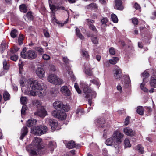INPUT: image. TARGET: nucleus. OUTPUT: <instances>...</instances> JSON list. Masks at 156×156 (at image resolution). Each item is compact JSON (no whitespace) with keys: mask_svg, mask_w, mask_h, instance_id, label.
<instances>
[{"mask_svg":"<svg viewBox=\"0 0 156 156\" xmlns=\"http://www.w3.org/2000/svg\"><path fill=\"white\" fill-rule=\"evenodd\" d=\"M56 147V143L54 141H50L48 144V147L52 151Z\"/></svg>","mask_w":156,"mask_h":156,"instance_id":"nucleus-23","label":"nucleus"},{"mask_svg":"<svg viewBox=\"0 0 156 156\" xmlns=\"http://www.w3.org/2000/svg\"><path fill=\"white\" fill-rule=\"evenodd\" d=\"M85 74L89 76H92L93 74L91 70L89 68L87 69L85 71Z\"/></svg>","mask_w":156,"mask_h":156,"instance_id":"nucleus-42","label":"nucleus"},{"mask_svg":"<svg viewBox=\"0 0 156 156\" xmlns=\"http://www.w3.org/2000/svg\"><path fill=\"white\" fill-rule=\"evenodd\" d=\"M30 86L32 90H39L41 89L42 86L41 84L38 83V81L34 80L30 83Z\"/></svg>","mask_w":156,"mask_h":156,"instance_id":"nucleus-9","label":"nucleus"},{"mask_svg":"<svg viewBox=\"0 0 156 156\" xmlns=\"http://www.w3.org/2000/svg\"><path fill=\"white\" fill-rule=\"evenodd\" d=\"M8 47V46L7 45L5 41H3L1 44V46L0 47V52L2 53L5 49Z\"/></svg>","mask_w":156,"mask_h":156,"instance_id":"nucleus-24","label":"nucleus"},{"mask_svg":"<svg viewBox=\"0 0 156 156\" xmlns=\"http://www.w3.org/2000/svg\"><path fill=\"white\" fill-rule=\"evenodd\" d=\"M114 76L115 79L119 80L122 76V70L118 67H117L114 70Z\"/></svg>","mask_w":156,"mask_h":156,"instance_id":"nucleus-12","label":"nucleus"},{"mask_svg":"<svg viewBox=\"0 0 156 156\" xmlns=\"http://www.w3.org/2000/svg\"><path fill=\"white\" fill-rule=\"evenodd\" d=\"M98 6L97 5L96 3H92L88 5L87 6V9H89L90 8H91L93 9H96L98 8Z\"/></svg>","mask_w":156,"mask_h":156,"instance_id":"nucleus-34","label":"nucleus"},{"mask_svg":"<svg viewBox=\"0 0 156 156\" xmlns=\"http://www.w3.org/2000/svg\"><path fill=\"white\" fill-rule=\"evenodd\" d=\"M42 84L43 86L41 87V89L37 90L38 91H37V94L40 97H44L46 94V87L43 84Z\"/></svg>","mask_w":156,"mask_h":156,"instance_id":"nucleus-17","label":"nucleus"},{"mask_svg":"<svg viewBox=\"0 0 156 156\" xmlns=\"http://www.w3.org/2000/svg\"><path fill=\"white\" fill-rule=\"evenodd\" d=\"M62 61L66 64L67 65L69 64V60L68 59L67 57H63Z\"/></svg>","mask_w":156,"mask_h":156,"instance_id":"nucleus-58","label":"nucleus"},{"mask_svg":"<svg viewBox=\"0 0 156 156\" xmlns=\"http://www.w3.org/2000/svg\"><path fill=\"white\" fill-rule=\"evenodd\" d=\"M34 106L37 108H40L41 106V102L40 101L38 100H35L32 102Z\"/></svg>","mask_w":156,"mask_h":156,"instance_id":"nucleus-25","label":"nucleus"},{"mask_svg":"<svg viewBox=\"0 0 156 156\" xmlns=\"http://www.w3.org/2000/svg\"><path fill=\"white\" fill-rule=\"evenodd\" d=\"M76 34L80 39L83 40L84 39V37L81 33L80 30L77 27L76 29Z\"/></svg>","mask_w":156,"mask_h":156,"instance_id":"nucleus-29","label":"nucleus"},{"mask_svg":"<svg viewBox=\"0 0 156 156\" xmlns=\"http://www.w3.org/2000/svg\"><path fill=\"white\" fill-rule=\"evenodd\" d=\"M36 73L40 78H42L44 77L45 71L42 67H38L36 70Z\"/></svg>","mask_w":156,"mask_h":156,"instance_id":"nucleus-13","label":"nucleus"},{"mask_svg":"<svg viewBox=\"0 0 156 156\" xmlns=\"http://www.w3.org/2000/svg\"><path fill=\"white\" fill-rule=\"evenodd\" d=\"M123 131L126 135L129 136H133L135 134V131L128 127L125 128Z\"/></svg>","mask_w":156,"mask_h":156,"instance_id":"nucleus-15","label":"nucleus"},{"mask_svg":"<svg viewBox=\"0 0 156 156\" xmlns=\"http://www.w3.org/2000/svg\"><path fill=\"white\" fill-rule=\"evenodd\" d=\"M130 118L129 116H127L125 119L124 121V125L127 126L129 122Z\"/></svg>","mask_w":156,"mask_h":156,"instance_id":"nucleus-61","label":"nucleus"},{"mask_svg":"<svg viewBox=\"0 0 156 156\" xmlns=\"http://www.w3.org/2000/svg\"><path fill=\"white\" fill-rule=\"evenodd\" d=\"M48 122L52 130L55 131L59 129H60L58 126V122L56 120L49 119H48Z\"/></svg>","mask_w":156,"mask_h":156,"instance_id":"nucleus-8","label":"nucleus"},{"mask_svg":"<svg viewBox=\"0 0 156 156\" xmlns=\"http://www.w3.org/2000/svg\"><path fill=\"white\" fill-rule=\"evenodd\" d=\"M94 122L99 128H102L104 127V124L105 123V119L104 118L99 117L95 120Z\"/></svg>","mask_w":156,"mask_h":156,"instance_id":"nucleus-11","label":"nucleus"},{"mask_svg":"<svg viewBox=\"0 0 156 156\" xmlns=\"http://www.w3.org/2000/svg\"><path fill=\"white\" fill-rule=\"evenodd\" d=\"M42 58L45 60H48L50 58V56L46 54H44L42 55Z\"/></svg>","mask_w":156,"mask_h":156,"instance_id":"nucleus-49","label":"nucleus"},{"mask_svg":"<svg viewBox=\"0 0 156 156\" xmlns=\"http://www.w3.org/2000/svg\"><path fill=\"white\" fill-rule=\"evenodd\" d=\"M27 106L26 105H23L21 110V113L22 115H25V111L27 110Z\"/></svg>","mask_w":156,"mask_h":156,"instance_id":"nucleus-46","label":"nucleus"},{"mask_svg":"<svg viewBox=\"0 0 156 156\" xmlns=\"http://www.w3.org/2000/svg\"><path fill=\"white\" fill-rule=\"evenodd\" d=\"M3 67L4 69L7 70L9 69V66L7 65V62L5 60H4L3 62Z\"/></svg>","mask_w":156,"mask_h":156,"instance_id":"nucleus-45","label":"nucleus"},{"mask_svg":"<svg viewBox=\"0 0 156 156\" xmlns=\"http://www.w3.org/2000/svg\"><path fill=\"white\" fill-rule=\"evenodd\" d=\"M119 60V58L117 57H114L109 60V62L112 64H115Z\"/></svg>","mask_w":156,"mask_h":156,"instance_id":"nucleus-35","label":"nucleus"},{"mask_svg":"<svg viewBox=\"0 0 156 156\" xmlns=\"http://www.w3.org/2000/svg\"><path fill=\"white\" fill-rule=\"evenodd\" d=\"M17 30L16 29L12 30L10 33V35L11 37L13 38L16 37L17 36Z\"/></svg>","mask_w":156,"mask_h":156,"instance_id":"nucleus-39","label":"nucleus"},{"mask_svg":"<svg viewBox=\"0 0 156 156\" xmlns=\"http://www.w3.org/2000/svg\"><path fill=\"white\" fill-rule=\"evenodd\" d=\"M141 76L144 78H147L149 76V73L145 71L142 74Z\"/></svg>","mask_w":156,"mask_h":156,"instance_id":"nucleus-52","label":"nucleus"},{"mask_svg":"<svg viewBox=\"0 0 156 156\" xmlns=\"http://www.w3.org/2000/svg\"><path fill=\"white\" fill-rule=\"evenodd\" d=\"M66 146L67 148L69 149H71L75 147V144L74 141H71L68 142Z\"/></svg>","mask_w":156,"mask_h":156,"instance_id":"nucleus-28","label":"nucleus"},{"mask_svg":"<svg viewBox=\"0 0 156 156\" xmlns=\"http://www.w3.org/2000/svg\"><path fill=\"white\" fill-rule=\"evenodd\" d=\"M23 37L22 36H20L18 39V43L20 45H21L23 44Z\"/></svg>","mask_w":156,"mask_h":156,"instance_id":"nucleus-59","label":"nucleus"},{"mask_svg":"<svg viewBox=\"0 0 156 156\" xmlns=\"http://www.w3.org/2000/svg\"><path fill=\"white\" fill-rule=\"evenodd\" d=\"M19 50V48L16 46H15L12 50H11V52L12 53H15L17 52Z\"/></svg>","mask_w":156,"mask_h":156,"instance_id":"nucleus-63","label":"nucleus"},{"mask_svg":"<svg viewBox=\"0 0 156 156\" xmlns=\"http://www.w3.org/2000/svg\"><path fill=\"white\" fill-rule=\"evenodd\" d=\"M144 83H142L140 85L141 89L144 91L147 92H148V90L146 87H144Z\"/></svg>","mask_w":156,"mask_h":156,"instance_id":"nucleus-47","label":"nucleus"},{"mask_svg":"<svg viewBox=\"0 0 156 156\" xmlns=\"http://www.w3.org/2000/svg\"><path fill=\"white\" fill-rule=\"evenodd\" d=\"M84 113V111L82 109L80 108H78L76 111V114L80 115H82Z\"/></svg>","mask_w":156,"mask_h":156,"instance_id":"nucleus-50","label":"nucleus"},{"mask_svg":"<svg viewBox=\"0 0 156 156\" xmlns=\"http://www.w3.org/2000/svg\"><path fill=\"white\" fill-rule=\"evenodd\" d=\"M26 16L30 20H32L33 19V16L32 13L31 12H28L26 14Z\"/></svg>","mask_w":156,"mask_h":156,"instance_id":"nucleus-54","label":"nucleus"},{"mask_svg":"<svg viewBox=\"0 0 156 156\" xmlns=\"http://www.w3.org/2000/svg\"><path fill=\"white\" fill-rule=\"evenodd\" d=\"M69 110H63L61 111L53 110L51 112L52 115L62 120H65L66 117V115L65 112Z\"/></svg>","mask_w":156,"mask_h":156,"instance_id":"nucleus-4","label":"nucleus"},{"mask_svg":"<svg viewBox=\"0 0 156 156\" xmlns=\"http://www.w3.org/2000/svg\"><path fill=\"white\" fill-rule=\"evenodd\" d=\"M91 83H92L93 84H95L98 86L99 85V83L98 81L95 79H93L90 81Z\"/></svg>","mask_w":156,"mask_h":156,"instance_id":"nucleus-60","label":"nucleus"},{"mask_svg":"<svg viewBox=\"0 0 156 156\" xmlns=\"http://www.w3.org/2000/svg\"><path fill=\"white\" fill-rule=\"evenodd\" d=\"M137 149L138 150L139 152L143 154L144 153V148L140 145H138L137 146Z\"/></svg>","mask_w":156,"mask_h":156,"instance_id":"nucleus-44","label":"nucleus"},{"mask_svg":"<svg viewBox=\"0 0 156 156\" xmlns=\"http://www.w3.org/2000/svg\"><path fill=\"white\" fill-rule=\"evenodd\" d=\"M111 18L114 23H117L118 22L117 17L115 14H112L111 15Z\"/></svg>","mask_w":156,"mask_h":156,"instance_id":"nucleus-41","label":"nucleus"},{"mask_svg":"<svg viewBox=\"0 0 156 156\" xmlns=\"http://www.w3.org/2000/svg\"><path fill=\"white\" fill-rule=\"evenodd\" d=\"M81 87L83 89V91L86 94L85 97L88 98V102L90 106L92 104V98H95L96 95V93L95 91H92L91 89L89 88L88 86L86 83L83 82H81L80 83Z\"/></svg>","mask_w":156,"mask_h":156,"instance_id":"nucleus-2","label":"nucleus"},{"mask_svg":"<svg viewBox=\"0 0 156 156\" xmlns=\"http://www.w3.org/2000/svg\"><path fill=\"white\" fill-rule=\"evenodd\" d=\"M35 50L40 54H42L44 52L43 49L40 47H37L35 48Z\"/></svg>","mask_w":156,"mask_h":156,"instance_id":"nucleus-43","label":"nucleus"},{"mask_svg":"<svg viewBox=\"0 0 156 156\" xmlns=\"http://www.w3.org/2000/svg\"><path fill=\"white\" fill-rule=\"evenodd\" d=\"M3 97L5 101L8 100L10 99V95L7 91H5L3 94Z\"/></svg>","mask_w":156,"mask_h":156,"instance_id":"nucleus-31","label":"nucleus"},{"mask_svg":"<svg viewBox=\"0 0 156 156\" xmlns=\"http://www.w3.org/2000/svg\"><path fill=\"white\" fill-rule=\"evenodd\" d=\"M122 4V1L121 0H115V8L119 10H122L123 7Z\"/></svg>","mask_w":156,"mask_h":156,"instance_id":"nucleus-19","label":"nucleus"},{"mask_svg":"<svg viewBox=\"0 0 156 156\" xmlns=\"http://www.w3.org/2000/svg\"><path fill=\"white\" fill-rule=\"evenodd\" d=\"M124 135L119 131H115L112 135L116 144H120L122 141V139Z\"/></svg>","mask_w":156,"mask_h":156,"instance_id":"nucleus-7","label":"nucleus"},{"mask_svg":"<svg viewBox=\"0 0 156 156\" xmlns=\"http://www.w3.org/2000/svg\"><path fill=\"white\" fill-rule=\"evenodd\" d=\"M20 100L21 103L23 105H25L27 102V99L26 97H21Z\"/></svg>","mask_w":156,"mask_h":156,"instance_id":"nucleus-36","label":"nucleus"},{"mask_svg":"<svg viewBox=\"0 0 156 156\" xmlns=\"http://www.w3.org/2000/svg\"><path fill=\"white\" fill-rule=\"evenodd\" d=\"M30 154L32 156H37V154H43L45 153V149L42 145V140L40 138L35 137L32 143Z\"/></svg>","mask_w":156,"mask_h":156,"instance_id":"nucleus-1","label":"nucleus"},{"mask_svg":"<svg viewBox=\"0 0 156 156\" xmlns=\"http://www.w3.org/2000/svg\"><path fill=\"white\" fill-rule=\"evenodd\" d=\"M56 78V75L51 74L48 78V82L53 83Z\"/></svg>","mask_w":156,"mask_h":156,"instance_id":"nucleus-27","label":"nucleus"},{"mask_svg":"<svg viewBox=\"0 0 156 156\" xmlns=\"http://www.w3.org/2000/svg\"><path fill=\"white\" fill-rule=\"evenodd\" d=\"M47 130V127L44 126H39L35 127L32 130V133L37 135H40L46 133Z\"/></svg>","mask_w":156,"mask_h":156,"instance_id":"nucleus-5","label":"nucleus"},{"mask_svg":"<svg viewBox=\"0 0 156 156\" xmlns=\"http://www.w3.org/2000/svg\"><path fill=\"white\" fill-rule=\"evenodd\" d=\"M51 10L52 12L56 11L57 10H62L65 11H67V9L64 7L60 5H57L56 6L53 5L51 7Z\"/></svg>","mask_w":156,"mask_h":156,"instance_id":"nucleus-18","label":"nucleus"},{"mask_svg":"<svg viewBox=\"0 0 156 156\" xmlns=\"http://www.w3.org/2000/svg\"><path fill=\"white\" fill-rule=\"evenodd\" d=\"M82 56L85 58L86 59H88L89 58V55L88 52L84 50H83L81 52Z\"/></svg>","mask_w":156,"mask_h":156,"instance_id":"nucleus-33","label":"nucleus"},{"mask_svg":"<svg viewBox=\"0 0 156 156\" xmlns=\"http://www.w3.org/2000/svg\"><path fill=\"white\" fill-rule=\"evenodd\" d=\"M106 144L108 146H110L112 145L115 144H116V142L113 136H112L110 138H109L107 139L105 142Z\"/></svg>","mask_w":156,"mask_h":156,"instance_id":"nucleus-21","label":"nucleus"},{"mask_svg":"<svg viewBox=\"0 0 156 156\" xmlns=\"http://www.w3.org/2000/svg\"><path fill=\"white\" fill-rule=\"evenodd\" d=\"M125 147H129L131 146L129 140L128 139H126L124 141Z\"/></svg>","mask_w":156,"mask_h":156,"instance_id":"nucleus-40","label":"nucleus"},{"mask_svg":"<svg viewBox=\"0 0 156 156\" xmlns=\"http://www.w3.org/2000/svg\"><path fill=\"white\" fill-rule=\"evenodd\" d=\"M93 43L95 44H97L98 43V39L96 37H92L91 38Z\"/></svg>","mask_w":156,"mask_h":156,"instance_id":"nucleus-57","label":"nucleus"},{"mask_svg":"<svg viewBox=\"0 0 156 156\" xmlns=\"http://www.w3.org/2000/svg\"><path fill=\"white\" fill-rule=\"evenodd\" d=\"M119 144H116L114 146V151L116 154L118 153L119 151Z\"/></svg>","mask_w":156,"mask_h":156,"instance_id":"nucleus-48","label":"nucleus"},{"mask_svg":"<svg viewBox=\"0 0 156 156\" xmlns=\"http://www.w3.org/2000/svg\"><path fill=\"white\" fill-rule=\"evenodd\" d=\"M20 11L24 13H26L27 11V9L26 5L25 4H22L19 6Z\"/></svg>","mask_w":156,"mask_h":156,"instance_id":"nucleus-32","label":"nucleus"},{"mask_svg":"<svg viewBox=\"0 0 156 156\" xmlns=\"http://www.w3.org/2000/svg\"><path fill=\"white\" fill-rule=\"evenodd\" d=\"M61 92L66 96H69L71 95L70 91L66 86H64L60 89Z\"/></svg>","mask_w":156,"mask_h":156,"instance_id":"nucleus-16","label":"nucleus"},{"mask_svg":"<svg viewBox=\"0 0 156 156\" xmlns=\"http://www.w3.org/2000/svg\"><path fill=\"white\" fill-rule=\"evenodd\" d=\"M28 133V129L26 126H24L21 129V135L20 139L22 140L24 136L27 134Z\"/></svg>","mask_w":156,"mask_h":156,"instance_id":"nucleus-20","label":"nucleus"},{"mask_svg":"<svg viewBox=\"0 0 156 156\" xmlns=\"http://www.w3.org/2000/svg\"><path fill=\"white\" fill-rule=\"evenodd\" d=\"M109 52L110 54L113 55L115 53V50L114 48L111 47L109 49Z\"/></svg>","mask_w":156,"mask_h":156,"instance_id":"nucleus-62","label":"nucleus"},{"mask_svg":"<svg viewBox=\"0 0 156 156\" xmlns=\"http://www.w3.org/2000/svg\"><path fill=\"white\" fill-rule=\"evenodd\" d=\"M89 29L93 31L96 34L98 33V31L94 25L93 24H89Z\"/></svg>","mask_w":156,"mask_h":156,"instance_id":"nucleus-37","label":"nucleus"},{"mask_svg":"<svg viewBox=\"0 0 156 156\" xmlns=\"http://www.w3.org/2000/svg\"><path fill=\"white\" fill-rule=\"evenodd\" d=\"M37 122V120L35 119H29L27 122V124L28 127H30L35 125Z\"/></svg>","mask_w":156,"mask_h":156,"instance_id":"nucleus-22","label":"nucleus"},{"mask_svg":"<svg viewBox=\"0 0 156 156\" xmlns=\"http://www.w3.org/2000/svg\"><path fill=\"white\" fill-rule=\"evenodd\" d=\"M53 106L54 108L57 111L69 110V108L68 105H64L62 102L59 101L54 102L53 104Z\"/></svg>","mask_w":156,"mask_h":156,"instance_id":"nucleus-6","label":"nucleus"},{"mask_svg":"<svg viewBox=\"0 0 156 156\" xmlns=\"http://www.w3.org/2000/svg\"><path fill=\"white\" fill-rule=\"evenodd\" d=\"M68 74L70 76L72 80L73 81H75V78L73 74V72L71 71H69L68 72Z\"/></svg>","mask_w":156,"mask_h":156,"instance_id":"nucleus-56","label":"nucleus"},{"mask_svg":"<svg viewBox=\"0 0 156 156\" xmlns=\"http://www.w3.org/2000/svg\"><path fill=\"white\" fill-rule=\"evenodd\" d=\"M134 7L136 10H138L140 8V5L137 2L135 3Z\"/></svg>","mask_w":156,"mask_h":156,"instance_id":"nucleus-64","label":"nucleus"},{"mask_svg":"<svg viewBox=\"0 0 156 156\" xmlns=\"http://www.w3.org/2000/svg\"><path fill=\"white\" fill-rule=\"evenodd\" d=\"M101 21L102 25H106V23L108 22V20L106 18H103L101 20Z\"/></svg>","mask_w":156,"mask_h":156,"instance_id":"nucleus-53","label":"nucleus"},{"mask_svg":"<svg viewBox=\"0 0 156 156\" xmlns=\"http://www.w3.org/2000/svg\"><path fill=\"white\" fill-rule=\"evenodd\" d=\"M153 75L152 76L150 82V85L154 88L156 87V72L155 70H153Z\"/></svg>","mask_w":156,"mask_h":156,"instance_id":"nucleus-14","label":"nucleus"},{"mask_svg":"<svg viewBox=\"0 0 156 156\" xmlns=\"http://www.w3.org/2000/svg\"><path fill=\"white\" fill-rule=\"evenodd\" d=\"M123 77L124 78L125 81L122 80V83L124 86L126 87V85L129 84V76H124Z\"/></svg>","mask_w":156,"mask_h":156,"instance_id":"nucleus-26","label":"nucleus"},{"mask_svg":"<svg viewBox=\"0 0 156 156\" xmlns=\"http://www.w3.org/2000/svg\"><path fill=\"white\" fill-rule=\"evenodd\" d=\"M63 83V81L61 79L58 78L56 76V78L55 79L53 84L55 85H60Z\"/></svg>","mask_w":156,"mask_h":156,"instance_id":"nucleus-30","label":"nucleus"},{"mask_svg":"<svg viewBox=\"0 0 156 156\" xmlns=\"http://www.w3.org/2000/svg\"><path fill=\"white\" fill-rule=\"evenodd\" d=\"M74 87L76 91L79 94H80L81 93V90L79 88L78 85L76 83H75Z\"/></svg>","mask_w":156,"mask_h":156,"instance_id":"nucleus-55","label":"nucleus"},{"mask_svg":"<svg viewBox=\"0 0 156 156\" xmlns=\"http://www.w3.org/2000/svg\"><path fill=\"white\" fill-rule=\"evenodd\" d=\"M21 57L24 58H28L32 60L35 58L37 56V54L35 51L33 50L27 51L26 48H23L21 52Z\"/></svg>","mask_w":156,"mask_h":156,"instance_id":"nucleus-3","label":"nucleus"},{"mask_svg":"<svg viewBox=\"0 0 156 156\" xmlns=\"http://www.w3.org/2000/svg\"><path fill=\"white\" fill-rule=\"evenodd\" d=\"M137 112L140 115H143L144 114L143 107L141 106H138L137 109Z\"/></svg>","mask_w":156,"mask_h":156,"instance_id":"nucleus-38","label":"nucleus"},{"mask_svg":"<svg viewBox=\"0 0 156 156\" xmlns=\"http://www.w3.org/2000/svg\"><path fill=\"white\" fill-rule=\"evenodd\" d=\"M40 109L38 108L37 111L35 112L34 114L36 116H38L40 117H44L47 115V111L44 108V107H41Z\"/></svg>","mask_w":156,"mask_h":156,"instance_id":"nucleus-10","label":"nucleus"},{"mask_svg":"<svg viewBox=\"0 0 156 156\" xmlns=\"http://www.w3.org/2000/svg\"><path fill=\"white\" fill-rule=\"evenodd\" d=\"M10 58L11 60L16 61L18 59V56L15 55H12L10 57Z\"/></svg>","mask_w":156,"mask_h":156,"instance_id":"nucleus-51","label":"nucleus"}]
</instances>
